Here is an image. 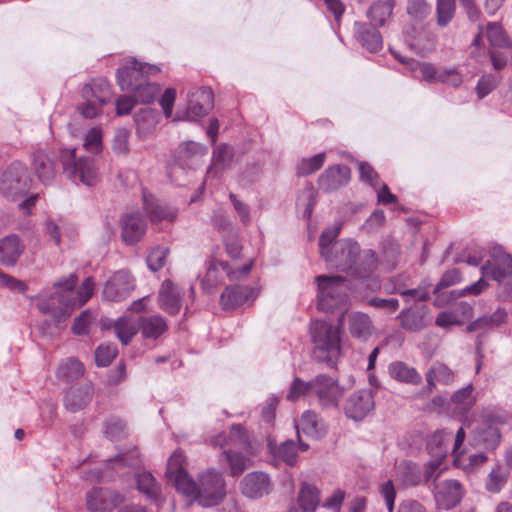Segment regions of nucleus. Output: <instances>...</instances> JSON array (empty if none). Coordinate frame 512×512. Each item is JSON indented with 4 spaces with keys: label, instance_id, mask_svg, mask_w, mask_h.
<instances>
[{
    "label": "nucleus",
    "instance_id": "56",
    "mask_svg": "<svg viewBox=\"0 0 512 512\" xmlns=\"http://www.w3.org/2000/svg\"><path fill=\"white\" fill-rule=\"evenodd\" d=\"M109 463H111L112 468L116 466L137 467L140 465L141 460L138 450L133 448L125 453L118 454L114 459H110Z\"/></svg>",
    "mask_w": 512,
    "mask_h": 512
},
{
    "label": "nucleus",
    "instance_id": "59",
    "mask_svg": "<svg viewBox=\"0 0 512 512\" xmlns=\"http://www.w3.org/2000/svg\"><path fill=\"white\" fill-rule=\"evenodd\" d=\"M431 11L430 5L426 0H409L407 3V13L416 20L425 19Z\"/></svg>",
    "mask_w": 512,
    "mask_h": 512
},
{
    "label": "nucleus",
    "instance_id": "7",
    "mask_svg": "<svg viewBox=\"0 0 512 512\" xmlns=\"http://www.w3.org/2000/svg\"><path fill=\"white\" fill-rule=\"evenodd\" d=\"M354 298L364 299L365 294L362 290L376 292L381 288L380 282L377 277L372 276V273L377 268L378 259L375 251L368 249L362 251L354 261Z\"/></svg>",
    "mask_w": 512,
    "mask_h": 512
},
{
    "label": "nucleus",
    "instance_id": "12",
    "mask_svg": "<svg viewBox=\"0 0 512 512\" xmlns=\"http://www.w3.org/2000/svg\"><path fill=\"white\" fill-rule=\"evenodd\" d=\"M135 288L134 279L125 271L116 272L105 284L103 296L106 300L120 302Z\"/></svg>",
    "mask_w": 512,
    "mask_h": 512
},
{
    "label": "nucleus",
    "instance_id": "4",
    "mask_svg": "<svg viewBox=\"0 0 512 512\" xmlns=\"http://www.w3.org/2000/svg\"><path fill=\"white\" fill-rule=\"evenodd\" d=\"M341 228V224L326 228L319 237V250L328 266L348 272L352 268V242H335Z\"/></svg>",
    "mask_w": 512,
    "mask_h": 512
},
{
    "label": "nucleus",
    "instance_id": "62",
    "mask_svg": "<svg viewBox=\"0 0 512 512\" xmlns=\"http://www.w3.org/2000/svg\"><path fill=\"white\" fill-rule=\"evenodd\" d=\"M84 147L93 153H98L102 149V130L98 127L90 129L84 140Z\"/></svg>",
    "mask_w": 512,
    "mask_h": 512
},
{
    "label": "nucleus",
    "instance_id": "25",
    "mask_svg": "<svg viewBox=\"0 0 512 512\" xmlns=\"http://www.w3.org/2000/svg\"><path fill=\"white\" fill-rule=\"evenodd\" d=\"M25 249L21 239L10 234L0 240V263L7 267H13Z\"/></svg>",
    "mask_w": 512,
    "mask_h": 512
},
{
    "label": "nucleus",
    "instance_id": "47",
    "mask_svg": "<svg viewBox=\"0 0 512 512\" xmlns=\"http://www.w3.org/2000/svg\"><path fill=\"white\" fill-rule=\"evenodd\" d=\"M131 92L137 103L149 104L160 93V86L147 81L143 84H137L136 88Z\"/></svg>",
    "mask_w": 512,
    "mask_h": 512
},
{
    "label": "nucleus",
    "instance_id": "43",
    "mask_svg": "<svg viewBox=\"0 0 512 512\" xmlns=\"http://www.w3.org/2000/svg\"><path fill=\"white\" fill-rule=\"evenodd\" d=\"M319 490L307 483H303L298 497V502L304 512H315L319 505Z\"/></svg>",
    "mask_w": 512,
    "mask_h": 512
},
{
    "label": "nucleus",
    "instance_id": "48",
    "mask_svg": "<svg viewBox=\"0 0 512 512\" xmlns=\"http://www.w3.org/2000/svg\"><path fill=\"white\" fill-rule=\"evenodd\" d=\"M507 483V473L500 465H496L488 474L485 488L490 493H499Z\"/></svg>",
    "mask_w": 512,
    "mask_h": 512
},
{
    "label": "nucleus",
    "instance_id": "29",
    "mask_svg": "<svg viewBox=\"0 0 512 512\" xmlns=\"http://www.w3.org/2000/svg\"><path fill=\"white\" fill-rule=\"evenodd\" d=\"M426 316L427 307L422 305L403 310L398 318L402 328L411 332H418L427 326Z\"/></svg>",
    "mask_w": 512,
    "mask_h": 512
},
{
    "label": "nucleus",
    "instance_id": "6",
    "mask_svg": "<svg viewBox=\"0 0 512 512\" xmlns=\"http://www.w3.org/2000/svg\"><path fill=\"white\" fill-rule=\"evenodd\" d=\"M191 492H181L187 498L197 501L203 507L218 505L225 497V481L215 470H207L201 474L199 483L192 479Z\"/></svg>",
    "mask_w": 512,
    "mask_h": 512
},
{
    "label": "nucleus",
    "instance_id": "52",
    "mask_svg": "<svg viewBox=\"0 0 512 512\" xmlns=\"http://www.w3.org/2000/svg\"><path fill=\"white\" fill-rule=\"evenodd\" d=\"M275 457L282 460L289 466H293L297 461V447L293 440L282 442L274 452Z\"/></svg>",
    "mask_w": 512,
    "mask_h": 512
},
{
    "label": "nucleus",
    "instance_id": "27",
    "mask_svg": "<svg viewBox=\"0 0 512 512\" xmlns=\"http://www.w3.org/2000/svg\"><path fill=\"white\" fill-rule=\"evenodd\" d=\"M144 210L150 221L157 223L163 220L173 221L177 210L171 206L160 204L151 194L143 193Z\"/></svg>",
    "mask_w": 512,
    "mask_h": 512
},
{
    "label": "nucleus",
    "instance_id": "17",
    "mask_svg": "<svg viewBox=\"0 0 512 512\" xmlns=\"http://www.w3.org/2000/svg\"><path fill=\"white\" fill-rule=\"evenodd\" d=\"M501 441L499 429L491 424L482 423L472 433L470 445L474 448H483L493 451Z\"/></svg>",
    "mask_w": 512,
    "mask_h": 512
},
{
    "label": "nucleus",
    "instance_id": "49",
    "mask_svg": "<svg viewBox=\"0 0 512 512\" xmlns=\"http://www.w3.org/2000/svg\"><path fill=\"white\" fill-rule=\"evenodd\" d=\"M104 434L111 441H118L126 437V424L117 417H111L104 423Z\"/></svg>",
    "mask_w": 512,
    "mask_h": 512
},
{
    "label": "nucleus",
    "instance_id": "53",
    "mask_svg": "<svg viewBox=\"0 0 512 512\" xmlns=\"http://www.w3.org/2000/svg\"><path fill=\"white\" fill-rule=\"evenodd\" d=\"M373 332L372 322L364 313H354V337L366 340Z\"/></svg>",
    "mask_w": 512,
    "mask_h": 512
},
{
    "label": "nucleus",
    "instance_id": "54",
    "mask_svg": "<svg viewBox=\"0 0 512 512\" xmlns=\"http://www.w3.org/2000/svg\"><path fill=\"white\" fill-rule=\"evenodd\" d=\"M206 148L193 141H186L179 145L176 150L177 158L180 161H186L195 155H204Z\"/></svg>",
    "mask_w": 512,
    "mask_h": 512
},
{
    "label": "nucleus",
    "instance_id": "10",
    "mask_svg": "<svg viewBox=\"0 0 512 512\" xmlns=\"http://www.w3.org/2000/svg\"><path fill=\"white\" fill-rule=\"evenodd\" d=\"M464 495L465 488L456 479H446L434 485V498L439 508L450 510L456 507Z\"/></svg>",
    "mask_w": 512,
    "mask_h": 512
},
{
    "label": "nucleus",
    "instance_id": "33",
    "mask_svg": "<svg viewBox=\"0 0 512 512\" xmlns=\"http://www.w3.org/2000/svg\"><path fill=\"white\" fill-rule=\"evenodd\" d=\"M113 328L119 341L123 345H128L140 331L139 317H120L114 322Z\"/></svg>",
    "mask_w": 512,
    "mask_h": 512
},
{
    "label": "nucleus",
    "instance_id": "44",
    "mask_svg": "<svg viewBox=\"0 0 512 512\" xmlns=\"http://www.w3.org/2000/svg\"><path fill=\"white\" fill-rule=\"evenodd\" d=\"M222 456L225 458L230 468V474L232 476H238L242 474L251 465V460L240 452H234L232 450H224Z\"/></svg>",
    "mask_w": 512,
    "mask_h": 512
},
{
    "label": "nucleus",
    "instance_id": "15",
    "mask_svg": "<svg viewBox=\"0 0 512 512\" xmlns=\"http://www.w3.org/2000/svg\"><path fill=\"white\" fill-rule=\"evenodd\" d=\"M94 388L91 382L70 387L64 397V406L70 412L84 409L93 398Z\"/></svg>",
    "mask_w": 512,
    "mask_h": 512
},
{
    "label": "nucleus",
    "instance_id": "22",
    "mask_svg": "<svg viewBox=\"0 0 512 512\" xmlns=\"http://www.w3.org/2000/svg\"><path fill=\"white\" fill-rule=\"evenodd\" d=\"M32 167L38 179L44 184L51 183L57 173L53 157L43 149L34 152Z\"/></svg>",
    "mask_w": 512,
    "mask_h": 512
},
{
    "label": "nucleus",
    "instance_id": "35",
    "mask_svg": "<svg viewBox=\"0 0 512 512\" xmlns=\"http://www.w3.org/2000/svg\"><path fill=\"white\" fill-rule=\"evenodd\" d=\"M473 385L469 384L457 390L451 397V404L456 413L460 415L467 414L476 403V397L473 395Z\"/></svg>",
    "mask_w": 512,
    "mask_h": 512
},
{
    "label": "nucleus",
    "instance_id": "18",
    "mask_svg": "<svg viewBox=\"0 0 512 512\" xmlns=\"http://www.w3.org/2000/svg\"><path fill=\"white\" fill-rule=\"evenodd\" d=\"M350 180V169L343 165L328 167L318 178L319 188L332 192L346 185Z\"/></svg>",
    "mask_w": 512,
    "mask_h": 512
},
{
    "label": "nucleus",
    "instance_id": "3",
    "mask_svg": "<svg viewBox=\"0 0 512 512\" xmlns=\"http://www.w3.org/2000/svg\"><path fill=\"white\" fill-rule=\"evenodd\" d=\"M77 284L75 274L61 279L54 284L55 294L41 293L35 297L38 310L49 315L55 323L65 321L75 309L74 287Z\"/></svg>",
    "mask_w": 512,
    "mask_h": 512
},
{
    "label": "nucleus",
    "instance_id": "31",
    "mask_svg": "<svg viewBox=\"0 0 512 512\" xmlns=\"http://www.w3.org/2000/svg\"><path fill=\"white\" fill-rule=\"evenodd\" d=\"M454 372L443 363H434L426 373L427 386L425 391L431 394L436 384L449 385L454 381Z\"/></svg>",
    "mask_w": 512,
    "mask_h": 512
},
{
    "label": "nucleus",
    "instance_id": "24",
    "mask_svg": "<svg viewBox=\"0 0 512 512\" xmlns=\"http://www.w3.org/2000/svg\"><path fill=\"white\" fill-rule=\"evenodd\" d=\"M324 378V381L315 384L313 392L317 395L321 406L336 407L343 391L337 385L336 380L325 374Z\"/></svg>",
    "mask_w": 512,
    "mask_h": 512
},
{
    "label": "nucleus",
    "instance_id": "57",
    "mask_svg": "<svg viewBox=\"0 0 512 512\" xmlns=\"http://www.w3.org/2000/svg\"><path fill=\"white\" fill-rule=\"evenodd\" d=\"M386 292L390 294L398 293L402 297H404L406 302L411 300L413 301H427L429 299V293L424 289H408L402 290L400 287L393 286L390 288L389 286H385Z\"/></svg>",
    "mask_w": 512,
    "mask_h": 512
},
{
    "label": "nucleus",
    "instance_id": "42",
    "mask_svg": "<svg viewBox=\"0 0 512 512\" xmlns=\"http://www.w3.org/2000/svg\"><path fill=\"white\" fill-rule=\"evenodd\" d=\"M324 380V374L317 375L313 380L309 382H304L300 378L296 377L289 388L286 399L288 401H296L302 395L313 392L315 384L321 383V381Z\"/></svg>",
    "mask_w": 512,
    "mask_h": 512
},
{
    "label": "nucleus",
    "instance_id": "37",
    "mask_svg": "<svg viewBox=\"0 0 512 512\" xmlns=\"http://www.w3.org/2000/svg\"><path fill=\"white\" fill-rule=\"evenodd\" d=\"M358 41L369 52L375 53L382 49L383 41L380 32L375 28L362 24L358 30Z\"/></svg>",
    "mask_w": 512,
    "mask_h": 512
},
{
    "label": "nucleus",
    "instance_id": "16",
    "mask_svg": "<svg viewBox=\"0 0 512 512\" xmlns=\"http://www.w3.org/2000/svg\"><path fill=\"white\" fill-rule=\"evenodd\" d=\"M120 495L102 488H95L87 494V507L91 512H111L120 502Z\"/></svg>",
    "mask_w": 512,
    "mask_h": 512
},
{
    "label": "nucleus",
    "instance_id": "39",
    "mask_svg": "<svg viewBox=\"0 0 512 512\" xmlns=\"http://www.w3.org/2000/svg\"><path fill=\"white\" fill-rule=\"evenodd\" d=\"M486 37L493 47L510 48L512 41L504 30L503 26L497 22H489L486 25Z\"/></svg>",
    "mask_w": 512,
    "mask_h": 512
},
{
    "label": "nucleus",
    "instance_id": "38",
    "mask_svg": "<svg viewBox=\"0 0 512 512\" xmlns=\"http://www.w3.org/2000/svg\"><path fill=\"white\" fill-rule=\"evenodd\" d=\"M451 439V433L447 430H439L429 436L427 440V450L431 456L447 457L448 442Z\"/></svg>",
    "mask_w": 512,
    "mask_h": 512
},
{
    "label": "nucleus",
    "instance_id": "60",
    "mask_svg": "<svg viewBox=\"0 0 512 512\" xmlns=\"http://www.w3.org/2000/svg\"><path fill=\"white\" fill-rule=\"evenodd\" d=\"M94 291V281L92 277H87L77 292L74 290L75 308L83 306L92 296Z\"/></svg>",
    "mask_w": 512,
    "mask_h": 512
},
{
    "label": "nucleus",
    "instance_id": "63",
    "mask_svg": "<svg viewBox=\"0 0 512 512\" xmlns=\"http://www.w3.org/2000/svg\"><path fill=\"white\" fill-rule=\"evenodd\" d=\"M361 181L377 189L379 185V176L374 168L367 162H360L358 165Z\"/></svg>",
    "mask_w": 512,
    "mask_h": 512
},
{
    "label": "nucleus",
    "instance_id": "45",
    "mask_svg": "<svg viewBox=\"0 0 512 512\" xmlns=\"http://www.w3.org/2000/svg\"><path fill=\"white\" fill-rule=\"evenodd\" d=\"M138 490L149 499H157L160 495V486L154 476L149 472H142L136 475Z\"/></svg>",
    "mask_w": 512,
    "mask_h": 512
},
{
    "label": "nucleus",
    "instance_id": "50",
    "mask_svg": "<svg viewBox=\"0 0 512 512\" xmlns=\"http://www.w3.org/2000/svg\"><path fill=\"white\" fill-rule=\"evenodd\" d=\"M399 478L406 486H416L421 481V473L414 463L404 462L399 466Z\"/></svg>",
    "mask_w": 512,
    "mask_h": 512
},
{
    "label": "nucleus",
    "instance_id": "23",
    "mask_svg": "<svg viewBox=\"0 0 512 512\" xmlns=\"http://www.w3.org/2000/svg\"><path fill=\"white\" fill-rule=\"evenodd\" d=\"M300 426H296L297 428V435L299 439L300 449L302 451L308 450L309 446L308 444L302 442L300 439V430L306 434L308 437H311L313 439H318L322 437L326 430L324 428L323 423L318 419V416L315 412L312 411H305L300 419Z\"/></svg>",
    "mask_w": 512,
    "mask_h": 512
},
{
    "label": "nucleus",
    "instance_id": "61",
    "mask_svg": "<svg viewBox=\"0 0 512 512\" xmlns=\"http://www.w3.org/2000/svg\"><path fill=\"white\" fill-rule=\"evenodd\" d=\"M379 494L383 498L387 511H394V504L396 498V489L392 480H387L379 485Z\"/></svg>",
    "mask_w": 512,
    "mask_h": 512
},
{
    "label": "nucleus",
    "instance_id": "41",
    "mask_svg": "<svg viewBox=\"0 0 512 512\" xmlns=\"http://www.w3.org/2000/svg\"><path fill=\"white\" fill-rule=\"evenodd\" d=\"M374 409V396L371 390H361L354 399V421L363 420Z\"/></svg>",
    "mask_w": 512,
    "mask_h": 512
},
{
    "label": "nucleus",
    "instance_id": "32",
    "mask_svg": "<svg viewBox=\"0 0 512 512\" xmlns=\"http://www.w3.org/2000/svg\"><path fill=\"white\" fill-rule=\"evenodd\" d=\"M140 332L144 339H158L168 329L166 320L160 315L139 316Z\"/></svg>",
    "mask_w": 512,
    "mask_h": 512
},
{
    "label": "nucleus",
    "instance_id": "55",
    "mask_svg": "<svg viewBox=\"0 0 512 512\" xmlns=\"http://www.w3.org/2000/svg\"><path fill=\"white\" fill-rule=\"evenodd\" d=\"M169 253V249L166 247H156L150 251L146 258L149 269L153 272H157L165 265L166 257Z\"/></svg>",
    "mask_w": 512,
    "mask_h": 512
},
{
    "label": "nucleus",
    "instance_id": "14",
    "mask_svg": "<svg viewBox=\"0 0 512 512\" xmlns=\"http://www.w3.org/2000/svg\"><path fill=\"white\" fill-rule=\"evenodd\" d=\"M240 490L250 499H259L268 495L272 490V483L268 474L260 471L248 473L240 482Z\"/></svg>",
    "mask_w": 512,
    "mask_h": 512
},
{
    "label": "nucleus",
    "instance_id": "40",
    "mask_svg": "<svg viewBox=\"0 0 512 512\" xmlns=\"http://www.w3.org/2000/svg\"><path fill=\"white\" fill-rule=\"evenodd\" d=\"M83 374V364L75 358H68L62 362L56 372L57 378L66 382L76 380L83 376Z\"/></svg>",
    "mask_w": 512,
    "mask_h": 512
},
{
    "label": "nucleus",
    "instance_id": "5",
    "mask_svg": "<svg viewBox=\"0 0 512 512\" xmlns=\"http://www.w3.org/2000/svg\"><path fill=\"white\" fill-rule=\"evenodd\" d=\"M63 173L76 184L94 186L99 181L98 168L92 158L76 155V149H61L59 153Z\"/></svg>",
    "mask_w": 512,
    "mask_h": 512
},
{
    "label": "nucleus",
    "instance_id": "36",
    "mask_svg": "<svg viewBox=\"0 0 512 512\" xmlns=\"http://www.w3.org/2000/svg\"><path fill=\"white\" fill-rule=\"evenodd\" d=\"M487 460L488 457L484 453H476L466 457L461 452L453 456V465L456 468L461 469L466 474H474L487 462Z\"/></svg>",
    "mask_w": 512,
    "mask_h": 512
},
{
    "label": "nucleus",
    "instance_id": "2",
    "mask_svg": "<svg viewBox=\"0 0 512 512\" xmlns=\"http://www.w3.org/2000/svg\"><path fill=\"white\" fill-rule=\"evenodd\" d=\"M481 273L482 278L462 289L458 295L480 294L488 285L484 278H488L499 284L498 296L501 300L506 301L512 298V257L509 254L501 249H494L491 260L481 266Z\"/></svg>",
    "mask_w": 512,
    "mask_h": 512
},
{
    "label": "nucleus",
    "instance_id": "26",
    "mask_svg": "<svg viewBox=\"0 0 512 512\" xmlns=\"http://www.w3.org/2000/svg\"><path fill=\"white\" fill-rule=\"evenodd\" d=\"M82 97L84 100H92L104 105L112 97V86L104 78H95L83 86Z\"/></svg>",
    "mask_w": 512,
    "mask_h": 512
},
{
    "label": "nucleus",
    "instance_id": "58",
    "mask_svg": "<svg viewBox=\"0 0 512 512\" xmlns=\"http://www.w3.org/2000/svg\"><path fill=\"white\" fill-rule=\"evenodd\" d=\"M118 350L113 344H102L95 351L97 366L106 367L117 356Z\"/></svg>",
    "mask_w": 512,
    "mask_h": 512
},
{
    "label": "nucleus",
    "instance_id": "13",
    "mask_svg": "<svg viewBox=\"0 0 512 512\" xmlns=\"http://www.w3.org/2000/svg\"><path fill=\"white\" fill-rule=\"evenodd\" d=\"M184 455L181 451H175L167 462L166 477L173 482L178 492H191L193 488L192 478L183 468Z\"/></svg>",
    "mask_w": 512,
    "mask_h": 512
},
{
    "label": "nucleus",
    "instance_id": "21",
    "mask_svg": "<svg viewBox=\"0 0 512 512\" xmlns=\"http://www.w3.org/2000/svg\"><path fill=\"white\" fill-rule=\"evenodd\" d=\"M183 292L170 280H165L159 290L161 309L170 315H176L181 309Z\"/></svg>",
    "mask_w": 512,
    "mask_h": 512
},
{
    "label": "nucleus",
    "instance_id": "28",
    "mask_svg": "<svg viewBox=\"0 0 512 512\" xmlns=\"http://www.w3.org/2000/svg\"><path fill=\"white\" fill-rule=\"evenodd\" d=\"M234 157V149L226 143L215 146L212 162L207 170L208 177H218L224 170L231 166Z\"/></svg>",
    "mask_w": 512,
    "mask_h": 512
},
{
    "label": "nucleus",
    "instance_id": "8",
    "mask_svg": "<svg viewBox=\"0 0 512 512\" xmlns=\"http://www.w3.org/2000/svg\"><path fill=\"white\" fill-rule=\"evenodd\" d=\"M31 187V178L26 167L20 162L12 163L1 176V192L7 198L15 200L24 196Z\"/></svg>",
    "mask_w": 512,
    "mask_h": 512
},
{
    "label": "nucleus",
    "instance_id": "20",
    "mask_svg": "<svg viewBox=\"0 0 512 512\" xmlns=\"http://www.w3.org/2000/svg\"><path fill=\"white\" fill-rule=\"evenodd\" d=\"M254 289L245 285H232L224 289L220 305L224 310H233L254 298Z\"/></svg>",
    "mask_w": 512,
    "mask_h": 512
},
{
    "label": "nucleus",
    "instance_id": "30",
    "mask_svg": "<svg viewBox=\"0 0 512 512\" xmlns=\"http://www.w3.org/2000/svg\"><path fill=\"white\" fill-rule=\"evenodd\" d=\"M395 0H376L374 1L368 11L367 18L372 23V27H383L391 19L393 10L395 8Z\"/></svg>",
    "mask_w": 512,
    "mask_h": 512
},
{
    "label": "nucleus",
    "instance_id": "34",
    "mask_svg": "<svg viewBox=\"0 0 512 512\" xmlns=\"http://www.w3.org/2000/svg\"><path fill=\"white\" fill-rule=\"evenodd\" d=\"M390 376L402 383L419 385L422 383V377L414 367H410L404 362L395 361L389 365Z\"/></svg>",
    "mask_w": 512,
    "mask_h": 512
},
{
    "label": "nucleus",
    "instance_id": "64",
    "mask_svg": "<svg viewBox=\"0 0 512 512\" xmlns=\"http://www.w3.org/2000/svg\"><path fill=\"white\" fill-rule=\"evenodd\" d=\"M116 154H127L129 151V131L125 128L118 129L112 144Z\"/></svg>",
    "mask_w": 512,
    "mask_h": 512
},
{
    "label": "nucleus",
    "instance_id": "19",
    "mask_svg": "<svg viewBox=\"0 0 512 512\" xmlns=\"http://www.w3.org/2000/svg\"><path fill=\"white\" fill-rule=\"evenodd\" d=\"M121 227L122 240L133 245L145 234L146 222L139 213H127L121 218Z\"/></svg>",
    "mask_w": 512,
    "mask_h": 512
},
{
    "label": "nucleus",
    "instance_id": "51",
    "mask_svg": "<svg viewBox=\"0 0 512 512\" xmlns=\"http://www.w3.org/2000/svg\"><path fill=\"white\" fill-rule=\"evenodd\" d=\"M325 159V153H319L310 158L302 159L297 166L298 175L307 176L316 172L323 166Z\"/></svg>",
    "mask_w": 512,
    "mask_h": 512
},
{
    "label": "nucleus",
    "instance_id": "11",
    "mask_svg": "<svg viewBox=\"0 0 512 512\" xmlns=\"http://www.w3.org/2000/svg\"><path fill=\"white\" fill-rule=\"evenodd\" d=\"M214 106V94L210 88L200 87L188 93L186 118L197 120L206 116Z\"/></svg>",
    "mask_w": 512,
    "mask_h": 512
},
{
    "label": "nucleus",
    "instance_id": "46",
    "mask_svg": "<svg viewBox=\"0 0 512 512\" xmlns=\"http://www.w3.org/2000/svg\"><path fill=\"white\" fill-rule=\"evenodd\" d=\"M456 12L455 0L436 1V21L440 27H446L454 18Z\"/></svg>",
    "mask_w": 512,
    "mask_h": 512
},
{
    "label": "nucleus",
    "instance_id": "1",
    "mask_svg": "<svg viewBox=\"0 0 512 512\" xmlns=\"http://www.w3.org/2000/svg\"><path fill=\"white\" fill-rule=\"evenodd\" d=\"M316 283L319 310L333 312L344 309L337 326L326 321H315L311 326L314 359L332 367L341 353L340 329L346 322L349 328L352 327V316L347 310L352 281L339 275H319Z\"/></svg>",
    "mask_w": 512,
    "mask_h": 512
},
{
    "label": "nucleus",
    "instance_id": "9",
    "mask_svg": "<svg viewBox=\"0 0 512 512\" xmlns=\"http://www.w3.org/2000/svg\"><path fill=\"white\" fill-rule=\"evenodd\" d=\"M159 71V67L155 65L140 63L134 59L130 65L117 70L118 85L123 91H132L136 88L137 84L147 82L148 75H155Z\"/></svg>",
    "mask_w": 512,
    "mask_h": 512
}]
</instances>
